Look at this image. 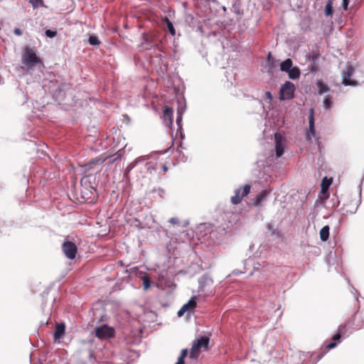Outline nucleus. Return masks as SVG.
I'll list each match as a JSON object with an SVG mask.
<instances>
[{
  "label": "nucleus",
  "instance_id": "1",
  "mask_svg": "<svg viewBox=\"0 0 364 364\" xmlns=\"http://www.w3.org/2000/svg\"><path fill=\"white\" fill-rule=\"evenodd\" d=\"M209 341L210 339L207 336H201L193 341L190 352V358L194 360L197 359L202 349H208Z\"/></svg>",
  "mask_w": 364,
  "mask_h": 364
},
{
  "label": "nucleus",
  "instance_id": "2",
  "mask_svg": "<svg viewBox=\"0 0 364 364\" xmlns=\"http://www.w3.org/2000/svg\"><path fill=\"white\" fill-rule=\"evenodd\" d=\"M22 62L27 67L31 68L38 63H41V60L36 55L33 48L26 46L23 53Z\"/></svg>",
  "mask_w": 364,
  "mask_h": 364
},
{
  "label": "nucleus",
  "instance_id": "3",
  "mask_svg": "<svg viewBox=\"0 0 364 364\" xmlns=\"http://www.w3.org/2000/svg\"><path fill=\"white\" fill-rule=\"evenodd\" d=\"M109 157H102L97 156L86 164L83 166L84 171L87 176H90L92 174V171H95L97 168H98L100 165H102L104 162L107 161Z\"/></svg>",
  "mask_w": 364,
  "mask_h": 364
},
{
  "label": "nucleus",
  "instance_id": "4",
  "mask_svg": "<svg viewBox=\"0 0 364 364\" xmlns=\"http://www.w3.org/2000/svg\"><path fill=\"white\" fill-rule=\"evenodd\" d=\"M294 85L289 81H287L280 89L279 100H286L292 99L294 97Z\"/></svg>",
  "mask_w": 364,
  "mask_h": 364
},
{
  "label": "nucleus",
  "instance_id": "5",
  "mask_svg": "<svg viewBox=\"0 0 364 364\" xmlns=\"http://www.w3.org/2000/svg\"><path fill=\"white\" fill-rule=\"evenodd\" d=\"M114 333V329L105 324L95 328V336L100 339L113 338Z\"/></svg>",
  "mask_w": 364,
  "mask_h": 364
},
{
  "label": "nucleus",
  "instance_id": "6",
  "mask_svg": "<svg viewBox=\"0 0 364 364\" xmlns=\"http://www.w3.org/2000/svg\"><path fill=\"white\" fill-rule=\"evenodd\" d=\"M250 185L247 184L242 187V191L241 188L235 190V195L230 198L231 203L234 205L239 204L250 193Z\"/></svg>",
  "mask_w": 364,
  "mask_h": 364
},
{
  "label": "nucleus",
  "instance_id": "7",
  "mask_svg": "<svg viewBox=\"0 0 364 364\" xmlns=\"http://www.w3.org/2000/svg\"><path fill=\"white\" fill-rule=\"evenodd\" d=\"M62 250L67 258L70 259H73L75 258L77 248L76 245L73 242H64L62 245Z\"/></svg>",
  "mask_w": 364,
  "mask_h": 364
},
{
  "label": "nucleus",
  "instance_id": "8",
  "mask_svg": "<svg viewBox=\"0 0 364 364\" xmlns=\"http://www.w3.org/2000/svg\"><path fill=\"white\" fill-rule=\"evenodd\" d=\"M354 73V68L352 65H347L346 70H343L342 72V77L343 80L342 82L345 85H351V86H355L358 85V82L355 80H352L350 78L351 75Z\"/></svg>",
  "mask_w": 364,
  "mask_h": 364
},
{
  "label": "nucleus",
  "instance_id": "9",
  "mask_svg": "<svg viewBox=\"0 0 364 364\" xmlns=\"http://www.w3.org/2000/svg\"><path fill=\"white\" fill-rule=\"evenodd\" d=\"M197 296H193L191 299L185 304L182 306L181 309L178 311L177 315L178 317H181L186 312L191 313L193 312L194 309L197 306Z\"/></svg>",
  "mask_w": 364,
  "mask_h": 364
},
{
  "label": "nucleus",
  "instance_id": "10",
  "mask_svg": "<svg viewBox=\"0 0 364 364\" xmlns=\"http://www.w3.org/2000/svg\"><path fill=\"white\" fill-rule=\"evenodd\" d=\"M346 333V326H340L338 332L332 337V341L325 343V350L328 351L332 348H334L336 346V341H339L341 336Z\"/></svg>",
  "mask_w": 364,
  "mask_h": 364
},
{
  "label": "nucleus",
  "instance_id": "11",
  "mask_svg": "<svg viewBox=\"0 0 364 364\" xmlns=\"http://www.w3.org/2000/svg\"><path fill=\"white\" fill-rule=\"evenodd\" d=\"M275 139V151L277 158L281 157L284 154V144L283 143V138L279 133L274 134Z\"/></svg>",
  "mask_w": 364,
  "mask_h": 364
},
{
  "label": "nucleus",
  "instance_id": "12",
  "mask_svg": "<svg viewBox=\"0 0 364 364\" xmlns=\"http://www.w3.org/2000/svg\"><path fill=\"white\" fill-rule=\"evenodd\" d=\"M173 109L168 107H165L164 110V120L167 122L169 125L173 124Z\"/></svg>",
  "mask_w": 364,
  "mask_h": 364
},
{
  "label": "nucleus",
  "instance_id": "13",
  "mask_svg": "<svg viewBox=\"0 0 364 364\" xmlns=\"http://www.w3.org/2000/svg\"><path fill=\"white\" fill-rule=\"evenodd\" d=\"M65 326L64 323H58L55 326V333H54V339L58 340L63 337L65 333Z\"/></svg>",
  "mask_w": 364,
  "mask_h": 364
},
{
  "label": "nucleus",
  "instance_id": "14",
  "mask_svg": "<svg viewBox=\"0 0 364 364\" xmlns=\"http://www.w3.org/2000/svg\"><path fill=\"white\" fill-rule=\"evenodd\" d=\"M331 183H332V178H328L327 177H324L321 181V193L323 194L327 193L328 189Z\"/></svg>",
  "mask_w": 364,
  "mask_h": 364
},
{
  "label": "nucleus",
  "instance_id": "15",
  "mask_svg": "<svg viewBox=\"0 0 364 364\" xmlns=\"http://www.w3.org/2000/svg\"><path fill=\"white\" fill-rule=\"evenodd\" d=\"M292 60L290 58H288L280 64V70L287 73L292 68Z\"/></svg>",
  "mask_w": 364,
  "mask_h": 364
},
{
  "label": "nucleus",
  "instance_id": "16",
  "mask_svg": "<svg viewBox=\"0 0 364 364\" xmlns=\"http://www.w3.org/2000/svg\"><path fill=\"white\" fill-rule=\"evenodd\" d=\"M289 77L293 80L297 79L299 77L301 72L299 68L294 67L291 68L288 72Z\"/></svg>",
  "mask_w": 364,
  "mask_h": 364
},
{
  "label": "nucleus",
  "instance_id": "17",
  "mask_svg": "<svg viewBox=\"0 0 364 364\" xmlns=\"http://www.w3.org/2000/svg\"><path fill=\"white\" fill-rule=\"evenodd\" d=\"M316 85L318 87V94L319 95H321L329 90L328 86L324 84L321 80H318L316 82Z\"/></svg>",
  "mask_w": 364,
  "mask_h": 364
},
{
  "label": "nucleus",
  "instance_id": "18",
  "mask_svg": "<svg viewBox=\"0 0 364 364\" xmlns=\"http://www.w3.org/2000/svg\"><path fill=\"white\" fill-rule=\"evenodd\" d=\"M330 228L328 225H326L320 230V238L322 241L326 242L329 237Z\"/></svg>",
  "mask_w": 364,
  "mask_h": 364
},
{
  "label": "nucleus",
  "instance_id": "19",
  "mask_svg": "<svg viewBox=\"0 0 364 364\" xmlns=\"http://www.w3.org/2000/svg\"><path fill=\"white\" fill-rule=\"evenodd\" d=\"M267 194H268V192L265 190L262 191L259 194H257L255 199V201H254L255 205H260L262 201L265 199Z\"/></svg>",
  "mask_w": 364,
  "mask_h": 364
},
{
  "label": "nucleus",
  "instance_id": "20",
  "mask_svg": "<svg viewBox=\"0 0 364 364\" xmlns=\"http://www.w3.org/2000/svg\"><path fill=\"white\" fill-rule=\"evenodd\" d=\"M309 131L312 136L315 135V128H314V119L313 112L310 114L309 117Z\"/></svg>",
  "mask_w": 364,
  "mask_h": 364
},
{
  "label": "nucleus",
  "instance_id": "21",
  "mask_svg": "<svg viewBox=\"0 0 364 364\" xmlns=\"http://www.w3.org/2000/svg\"><path fill=\"white\" fill-rule=\"evenodd\" d=\"M325 14L326 16H331L333 14V6L332 1L328 0L326 7H325Z\"/></svg>",
  "mask_w": 364,
  "mask_h": 364
},
{
  "label": "nucleus",
  "instance_id": "22",
  "mask_svg": "<svg viewBox=\"0 0 364 364\" xmlns=\"http://www.w3.org/2000/svg\"><path fill=\"white\" fill-rule=\"evenodd\" d=\"M141 279L143 281L144 289L145 290L148 289L151 286L149 277L147 274H144L143 277H141Z\"/></svg>",
  "mask_w": 364,
  "mask_h": 364
},
{
  "label": "nucleus",
  "instance_id": "23",
  "mask_svg": "<svg viewBox=\"0 0 364 364\" xmlns=\"http://www.w3.org/2000/svg\"><path fill=\"white\" fill-rule=\"evenodd\" d=\"M323 104L325 109H330L332 105V97L330 95L325 97Z\"/></svg>",
  "mask_w": 364,
  "mask_h": 364
},
{
  "label": "nucleus",
  "instance_id": "24",
  "mask_svg": "<svg viewBox=\"0 0 364 364\" xmlns=\"http://www.w3.org/2000/svg\"><path fill=\"white\" fill-rule=\"evenodd\" d=\"M89 43L92 46H99L100 44V41L97 36H90L89 38Z\"/></svg>",
  "mask_w": 364,
  "mask_h": 364
},
{
  "label": "nucleus",
  "instance_id": "25",
  "mask_svg": "<svg viewBox=\"0 0 364 364\" xmlns=\"http://www.w3.org/2000/svg\"><path fill=\"white\" fill-rule=\"evenodd\" d=\"M30 3L32 4L33 8H37L40 6H43V0H30Z\"/></svg>",
  "mask_w": 364,
  "mask_h": 364
},
{
  "label": "nucleus",
  "instance_id": "26",
  "mask_svg": "<svg viewBox=\"0 0 364 364\" xmlns=\"http://www.w3.org/2000/svg\"><path fill=\"white\" fill-rule=\"evenodd\" d=\"M166 21L167 22V26H168L169 32L172 35H175V29H174V27H173L172 23L167 18H166Z\"/></svg>",
  "mask_w": 364,
  "mask_h": 364
},
{
  "label": "nucleus",
  "instance_id": "27",
  "mask_svg": "<svg viewBox=\"0 0 364 364\" xmlns=\"http://www.w3.org/2000/svg\"><path fill=\"white\" fill-rule=\"evenodd\" d=\"M46 35L49 38H53L57 35V32L48 29L46 31Z\"/></svg>",
  "mask_w": 364,
  "mask_h": 364
},
{
  "label": "nucleus",
  "instance_id": "28",
  "mask_svg": "<svg viewBox=\"0 0 364 364\" xmlns=\"http://www.w3.org/2000/svg\"><path fill=\"white\" fill-rule=\"evenodd\" d=\"M188 354V350L187 349H183L181 350V355L179 358H182L183 359H185V358L187 356Z\"/></svg>",
  "mask_w": 364,
  "mask_h": 364
},
{
  "label": "nucleus",
  "instance_id": "29",
  "mask_svg": "<svg viewBox=\"0 0 364 364\" xmlns=\"http://www.w3.org/2000/svg\"><path fill=\"white\" fill-rule=\"evenodd\" d=\"M349 4V0H343L342 1V7L344 10H347L348 6Z\"/></svg>",
  "mask_w": 364,
  "mask_h": 364
},
{
  "label": "nucleus",
  "instance_id": "30",
  "mask_svg": "<svg viewBox=\"0 0 364 364\" xmlns=\"http://www.w3.org/2000/svg\"><path fill=\"white\" fill-rule=\"evenodd\" d=\"M120 160H121V157H120V156L119 155L118 156H117V157H116V158H114V159L109 161L108 164H109V165H111V164H112L113 163H114L116 161H120Z\"/></svg>",
  "mask_w": 364,
  "mask_h": 364
},
{
  "label": "nucleus",
  "instance_id": "31",
  "mask_svg": "<svg viewBox=\"0 0 364 364\" xmlns=\"http://www.w3.org/2000/svg\"><path fill=\"white\" fill-rule=\"evenodd\" d=\"M169 223L173 225L178 224V220L176 218H171L169 219Z\"/></svg>",
  "mask_w": 364,
  "mask_h": 364
},
{
  "label": "nucleus",
  "instance_id": "32",
  "mask_svg": "<svg viewBox=\"0 0 364 364\" xmlns=\"http://www.w3.org/2000/svg\"><path fill=\"white\" fill-rule=\"evenodd\" d=\"M14 33L16 35V36H21L22 35V31L20 28H16L14 30Z\"/></svg>",
  "mask_w": 364,
  "mask_h": 364
},
{
  "label": "nucleus",
  "instance_id": "33",
  "mask_svg": "<svg viewBox=\"0 0 364 364\" xmlns=\"http://www.w3.org/2000/svg\"><path fill=\"white\" fill-rule=\"evenodd\" d=\"M265 95H266V97L269 100H272V94L270 92H266L265 93Z\"/></svg>",
  "mask_w": 364,
  "mask_h": 364
},
{
  "label": "nucleus",
  "instance_id": "34",
  "mask_svg": "<svg viewBox=\"0 0 364 364\" xmlns=\"http://www.w3.org/2000/svg\"><path fill=\"white\" fill-rule=\"evenodd\" d=\"M176 364H185L184 359H183L182 358H179L178 357V361L176 362Z\"/></svg>",
  "mask_w": 364,
  "mask_h": 364
},
{
  "label": "nucleus",
  "instance_id": "35",
  "mask_svg": "<svg viewBox=\"0 0 364 364\" xmlns=\"http://www.w3.org/2000/svg\"><path fill=\"white\" fill-rule=\"evenodd\" d=\"M181 119H182V117H181V115H180V116H178L177 119H176V122H177V124H178V125H180V123H181Z\"/></svg>",
  "mask_w": 364,
  "mask_h": 364
},
{
  "label": "nucleus",
  "instance_id": "36",
  "mask_svg": "<svg viewBox=\"0 0 364 364\" xmlns=\"http://www.w3.org/2000/svg\"><path fill=\"white\" fill-rule=\"evenodd\" d=\"M162 168L164 173H166L168 171V167L165 164L163 165Z\"/></svg>",
  "mask_w": 364,
  "mask_h": 364
},
{
  "label": "nucleus",
  "instance_id": "37",
  "mask_svg": "<svg viewBox=\"0 0 364 364\" xmlns=\"http://www.w3.org/2000/svg\"><path fill=\"white\" fill-rule=\"evenodd\" d=\"M323 353L319 354V355L317 356V360H320V359L323 357Z\"/></svg>",
  "mask_w": 364,
  "mask_h": 364
},
{
  "label": "nucleus",
  "instance_id": "38",
  "mask_svg": "<svg viewBox=\"0 0 364 364\" xmlns=\"http://www.w3.org/2000/svg\"><path fill=\"white\" fill-rule=\"evenodd\" d=\"M139 161V159H136L134 161V165Z\"/></svg>",
  "mask_w": 364,
  "mask_h": 364
}]
</instances>
